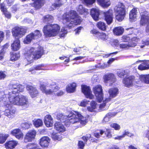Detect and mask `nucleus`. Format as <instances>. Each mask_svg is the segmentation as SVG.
Masks as SVG:
<instances>
[{"label":"nucleus","instance_id":"nucleus-1","mask_svg":"<svg viewBox=\"0 0 149 149\" xmlns=\"http://www.w3.org/2000/svg\"><path fill=\"white\" fill-rule=\"evenodd\" d=\"M10 98L8 99L6 95H3L0 97V101L2 102L6 108L4 112L5 115L12 119L15 116V110L13 107L12 104L23 105L27 104L28 99L26 97L22 95L21 96L15 95L12 93H10Z\"/></svg>","mask_w":149,"mask_h":149},{"label":"nucleus","instance_id":"nucleus-2","mask_svg":"<svg viewBox=\"0 0 149 149\" xmlns=\"http://www.w3.org/2000/svg\"><path fill=\"white\" fill-rule=\"evenodd\" d=\"M67 117L68 118L64 120L66 117L62 113H58L56 116L57 119L64 122L67 126H69L72 124H78L76 126L77 128L81 127L85 125L88 122L87 119L82 120L84 117L79 112L70 111Z\"/></svg>","mask_w":149,"mask_h":149},{"label":"nucleus","instance_id":"nucleus-3","mask_svg":"<svg viewBox=\"0 0 149 149\" xmlns=\"http://www.w3.org/2000/svg\"><path fill=\"white\" fill-rule=\"evenodd\" d=\"M54 17L52 15L47 14L42 17L43 23L47 24L43 29L42 31L46 38H50L56 36L59 32L60 27L56 24H50L53 22Z\"/></svg>","mask_w":149,"mask_h":149},{"label":"nucleus","instance_id":"nucleus-4","mask_svg":"<svg viewBox=\"0 0 149 149\" xmlns=\"http://www.w3.org/2000/svg\"><path fill=\"white\" fill-rule=\"evenodd\" d=\"M62 19L65 22L67 27L71 29L73 25L77 26L80 25L83 19L77 12L70 10L68 12H66L62 16Z\"/></svg>","mask_w":149,"mask_h":149},{"label":"nucleus","instance_id":"nucleus-5","mask_svg":"<svg viewBox=\"0 0 149 149\" xmlns=\"http://www.w3.org/2000/svg\"><path fill=\"white\" fill-rule=\"evenodd\" d=\"M44 54L45 50L43 47L39 46L37 50H35L33 47H31L25 54V59L28 62V64H31L33 63L35 60L40 58Z\"/></svg>","mask_w":149,"mask_h":149},{"label":"nucleus","instance_id":"nucleus-6","mask_svg":"<svg viewBox=\"0 0 149 149\" xmlns=\"http://www.w3.org/2000/svg\"><path fill=\"white\" fill-rule=\"evenodd\" d=\"M27 29L19 27H15L12 31L13 36L15 39L11 44V49L13 51H17L20 47V41L19 39L26 33Z\"/></svg>","mask_w":149,"mask_h":149},{"label":"nucleus","instance_id":"nucleus-7","mask_svg":"<svg viewBox=\"0 0 149 149\" xmlns=\"http://www.w3.org/2000/svg\"><path fill=\"white\" fill-rule=\"evenodd\" d=\"M115 12L117 13L115 16L116 19L121 22L124 19L126 14V8L123 3L119 2L114 8Z\"/></svg>","mask_w":149,"mask_h":149},{"label":"nucleus","instance_id":"nucleus-8","mask_svg":"<svg viewBox=\"0 0 149 149\" xmlns=\"http://www.w3.org/2000/svg\"><path fill=\"white\" fill-rule=\"evenodd\" d=\"M42 34L40 31L38 30H35L34 33L32 32L26 36L23 42L25 44H29L35 38H40Z\"/></svg>","mask_w":149,"mask_h":149},{"label":"nucleus","instance_id":"nucleus-9","mask_svg":"<svg viewBox=\"0 0 149 149\" xmlns=\"http://www.w3.org/2000/svg\"><path fill=\"white\" fill-rule=\"evenodd\" d=\"M9 88L10 89L13 90H15L11 92H10L8 93V99L10 98V93H12L15 95L17 93H19L20 92H22L24 91V86L22 84H19L17 83L10 84L9 85Z\"/></svg>","mask_w":149,"mask_h":149},{"label":"nucleus","instance_id":"nucleus-10","mask_svg":"<svg viewBox=\"0 0 149 149\" xmlns=\"http://www.w3.org/2000/svg\"><path fill=\"white\" fill-rule=\"evenodd\" d=\"M93 91L97 101L99 102H101L103 99V93L102 86L100 85L96 86L93 88Z\"/></svg>","mask_w":149,"mask_h":149},{"label":"nucleus","instance_id":"nucleus-11","mask_svg":"<svg viewBox=\"0 0 149 149\" xmlns=\"http://www.w3.org/2000/svg\"><path fill=\"white\" fill-rule=\"evenodd\" d=\"M36 132L34 129L29 130L25 135L24 138V143L31 142L34 140L36 134Z\"/></svg>","mask_w":149,"mask_h":149},{"label":"nucleus","instance_id":"nucleus-12","mask_svg":"<svg viewBox=\"0 0 149 149\" xmlns=\"http://www.w3.org/2000/svg\"><path fill=\"white\" fill-rule=\"evenodd\" d=\"M139 24L141 26H145L149 23V13L146 11L141 12L140 14Z\"/></svg>","mask_w":149,"mask_h":149},{"label":"nucleus","instance_id":"nucleus-13","mask_svg":"<svg viewBox=\"0 0 149 149\" xmlns=\"http://www.w3.org/2000/svg\"><path fill=\"white\" fill-rule=\"evenodd\" d=\"M139 24L141 26H145L149 23V13L146 11L141 12L140 14Z\"/></svg>","mask_w":149,"mask_h":149},{"label":"nucleus","instance_id":"nucleus-14","mask_svg":"<svg viewBox=\"0 0 149 149\" xmlns=\"http://www.w3.org/2000/svg\"><path fill=\"white\" fill-rule=\"evenodd\" d=\"M91 33L93 35H95L97 38L99 40L105 41L108 39V37L105 33L100 32L95 29H93L91 30Z\"/></svg>","mask_w":149,"mask_h":149},{"label":"nucleus","instance_id":"nucleus-15","mask_svg":"<svg viewBox=\"0 0 149 149\" xmlns=\"http://www.w3.org/2000/svg\"><path fill=\"white\" fill-rule=\"evenodd\" d=\"M104 20L107 24L110 25L113 22V15L112 10L109 9L107 11L103 13Z\"/></svg>","mask_w":149,"mask_h":149},{"label":"nucleus","instance_id":"nucleus-16","mask_svg":"<svg viewBox=\"0 0 149 149\" xmlns=\"http://www.w3.org/2000/svg\"><path fill=\"white\" fill-rule=\"evenodd\" d=\"M26 88L32 98L36 97L39 95V91L35 86L27 85L26 86Z\"/></svg>","mask_w":149,"mask_h":149},{"label":"nucleus","instance_id":"nucleus-17","mask_svg":"<svg viewBox=\"0 0 149 149\" xmlns=\"http://www.w3.org/2000/svg\"><path fill=\"white\" fill-rule=\"evenodd\" d=\"M103 79L104 83H110V86H111L116 81V78L114 75L111 73L105 74L103 76Z\"/></svg>","mask_w":149,"mask_h":149},{"label":"nucleus","instance_id":"nucleus-18","mask_svg":"<svg viewBox=\"0 0 149 149\" xmlns=\"http://www.w3.org/2000/svg\"><path fill=\"white\" fill-rule=\"evenodd\" d=\"M81 89L82 92L84 94L86 98L92 99L94 96L92 94L91 90L89 86L85 85H81Z\"/></svg>","mask_w":149,"mask_h":149},{"label":"nucleus","instance_id":"nucleus-19","mask_svg":"<svg viewBox=\"0 0 149 149\" xmlns=\"http://www.w3.org/2000/svg\"><path fill=\"white\" fill-rule=\"evenodd\" d=\"M135 80V77L133 75L126 77L123 79L122 82L125 86L130 88L132 86Z\"/></svg>","mask_w":149,"mask_h":149},{"label":"nucleus","instance_id":"nucleus-20","mask_svg":"<svg viewBox=\"0 0 149 149\" xmlns=\"http://www.w3.org/2000/svg\"><path fill=\"white\" fill-rule=\"evenodd\" d=\"M119 89L117 87L111 88L109 89L108 93L109 94V97L105 100L106 102L110 101L111 98L116 97L119 93Z\"/></svg>","mask_w":149,"mask_h":149},{"label":"nucleus","instance_id":"nucleus-21","mask_svg":"<svg viewBox=\"0 0 149 149\" xmlns=\"http://www.w3.org/2000/svg\"><path fill=\"white\" fill-rule=\"evenodd\" d=\"M18 142L14 140L7 141L4 144L6 149H13L17 145Z\"/></svg>","mask_w":149,"mask_h":149},{"label":"nucleus","instance_id":"nucleus-22","mask_svg":"<svg viewBox=\"0 0 149 149\" xmlns=\"http://www.w3.org/2000/svg\"><path fill=\"white\" fill-rule=\"evenodd\" d=\"M50 141V139L48 137L43 136L40 139L39 144L42 148H47Z\"/></svg>","mask_w":149,"mask_h":149},{"label":"nucleus","instance_id":"nucleus-23","mask_svg":"<svg viewBox=\"0 0 149 149\" xmlns=\"http://www.w3.org/2000/svg\"><path fill=\"white\" fill-rule=\"evenodd\" d=\"M139 62H142L138 66V69L140 70H144L149 69V63L148 61L146 60H139L136 62V63Z\"/></svg>","mask_w":149,"mask_h":149},{"label":"nucleus","instance_id":"nucleus-24","mask_svg":"<svg viewBox=\"0 0 149 149\" xmlns=\"http://www.w3.org/2000/svg\"><path fill=\"white\" fill-rule=\"evenodd\" d=\"M10 134L18 139L23 138L24 136L23 133L21 130L18 128L12 130L11 131Z\"/></svg>","mask_w":149,"mask_h":149},{"label":"nucleus","instance_id":"nucleus-25","mask_svg":"<svg viewBox=\"0 0 149 149\" xmlns=\"http://www.w3.org/2000/svg\"><path fill=\"white\" fill-rule=\"evenodd\" d=\"M44 122L45 125L48 127L53 126V121L51 116L50 115H47L45 117Z\"/></svg>","mask_w":149,"mask_h":149},{"label":"nucleus","instance_id":"nucleus-26","mask_svg":"<svg viewBox=\"0 0 149 149\" xmlns=\"http://www.w3.org/2000/svg\"><path fill=\"white\" fill-rule=\"evenodd\" d=\"M90 13L95 20L97 21L99 20L100 13L98 9L94 8H92L91 10Z\"/></svg>","mask_w":149,"mask_h":149},{"label":"nucleus","instance_id":"nucleus-27","mask_svg":"<svg viewBox=\"0 0 149 149\" xmlns=\"http://www.w3.org/2000/svg\"><path fill=\"white\" fill-rule=\"evenodd\" d=\"M77 84L74 82L68 84L66 86V90L67 92L69 93L74 92L76 90Z\"/></svg>","mask_w":149,"mask_h":149},{"label":"nucleus","instance_id":"nucleus-28","mask_svg":"<svg viewBox=\"0 0 149 149\" xmlns=\"http://www.w3.org/2000/svg\"><path fill=\"white\" fill-rule=\"evenodd\" d=\"M54 126L55 129L59 132H63L65 130V128L60 122H56Z\"/></svg>","mask_w":149,"mask_h":149},{"label":"nucleus","instance_id":"nucleus-29","mask_svg":"<svg viewBox=\"0 0 149 149\" xmlns=\"http://www.w3.org/2000/svg\"><path fill=\"white\" fill-rule=\"evenodd\" d=\"M5 7V5L3 3L0 4V9L1 11L3 13L6 17L10 19L11 17V14L7 11V9Z\"/></svg>","mask_w":149,"mask_h":149},{"label":"nucleus","instance_id":"nucleus-30","mask_svg":"<svg viewBox=\"0 0 149 149\" xmlns=\"http://www.w3.org/2000/svg\"><path fill=\"white\" fill-rule=\"evenodd\" d=\"M137 10L136 8H134L130 12L129 19L131 22L134 21L136 17Z\"/></svg>","mask_w":149,"mask_h":149},{"label":"nucleus","instance_id":"nucleus-31","mask_svg":"<svg viewBox=\"0 0 149 149\" xmlns=\"http://www.w3.org/2000/svg\"><path fill=\"white\" fill-rule=\"evenodd\" d=\"M40 89L42 93H45L46 95L51 94V89H47V86L43 84H40Z\"/></svg>","mask_w":149,"mask_h":149},{"label":"nucleus","instance_id":"nucleus-32","mask_svg":"<svg viewBox=\"0 0 149 149\" xmlns=\"http://www.w3.org/2000/svg\"><path fill=\"white\" fill-rule=\"evenodd\" d=\"M34 1L31 5L36 9H39L43 5L44 0H34Z\"/></svg>","mask_w":149,"mask_h":149},{"label":"nucleus","instance_id":"nucleus-33","mask_svg":"<svg viewBox=\"0 0 149 149\" xmlns=\"http://www.w3.org/2000/svg\"><path fill=\"white\" fill-rule=\"evenodd\" d=\"M98 4L104 8H107L110 5V0H97Z\"/></svg>","mask_w":149,"mask_h":149},{"label":"nucleus","instance_id":"nucleus-34","mask_svg":"<svg viewBox=\"0 0 149 149\" xmlns=\"http://www.w3.org/2000/svg\"><path fill=\"white\" fill-rule=\"evenodd\" d=\"M114 34L119 36L122 35L124 32V29L121 26L115 27L113 30Z\"/></svg>","mask_w":149,"mask_h":149},{"label":"nucleus","instance_id":"nucleus-35","mask_svg":"<svg viewBox=\"0 0 149 149\" xmlns=\"http://www.w3.org/2000/svg\"><path fill=\"white\" fill-rule=\"evenodd\" d=\"M77 10L81 15H87L88 14V10L84 7L81 5H79Z\"/></svg>","mask_w":149,"mask_h":149},{"label":"nucleus","instance_id":"nucleus-36","mask_svg":"<svg viewBox=\"0 0 149 149\" xmlns=\"http://www.w3.org/2000/svg\"><path fill=\"white\" fill-rule=\"evenodd\" d=\"M141 81L147 84H149V74L141 75L140 77Z\"/></svg>","mask_w":149,"mask_h":149},{"label":"nucleus","instance_id":"nucleus-37","mask_svg":"<svg viewBox=\"0 0 149 149\" xmlns=\"http://www.w3.org/2000/svg\"><path fill=\"white\" fill-rule=\"evenodd\" d=\"M96 26L100 30L102 31H105L107 29V26L105 23L104 22L101 21L97 22Z\"/></svg>","mask_w":149,"mask_h":149},{"label":"nucleus","instance_id":"nucleus-38","mask_svg":"<svg viewBox=\"0 0 149 149\" xmlns=\"http://www.w3.org/2000/svg\"><path fill=\"white\" fill-rule=\"evenodd\" d=\"M44 65L43 64L37 65L35 66L30 68L29 69V71L30 72H32L35 70H43V69H42V68L44 67Z\"/></svg>","mask_w":149,"mask_h":149},{"label":"nucleus","instance_id":"nucleus-39","mask_svg":"<svg viewBox=\"0 0 149 149\" xmlns=\"http://www.w3.org/2000/svg\"><path fill=\"white\" fill-rule=\"evenodd\" d=\"M32 121L33 125L36 127L38 128L43 125L42 120L40 119H34Z\"/></svg>","mask_w":149,"mask_h":149},{"label":"nucleus","instance_id":"nucleus-40","mask_svg":"<svg viewBox=\"0 0 149 149\" xmlns=\"http://www.w3.org/2000/svg\"><path fill=\"white\" fill-rule=\"evenodd\" d=\"M32 123L29 121L22 123L21 126L23 130L28 129L32 126Z\"/></svg>","mask_w":149,"mask_h":149},{"label":"nucleus","instance_id":"nucleus-41","mask_svg":"<svg viewBox=\"0 0 149 149\" xmlns=\"http://www.w3.org/2000/svg\"><path fill=\"white\" fill-rule=\"evenodd\" d=\"M10 60L13 61H15L18 59L20 57L19 54V53H14L10 52Z\"/></svg>","mask_w":149,"mask_h":149},{"label":"nucleus","instance_id":"nucleus-42","mask_svg":"<svg viewBox=\"0 0 149 149\" xmlns=\"http://www.w3.org/2000/svg\"><path fill=\"white\" fill-rule=\"evenodd\" d=\"M9 136L8 134H0V144H3Z\"/></svg>","mask_w":149,"mask_h":149},{"label":"nucleus","instance_id":"nucleus-43","mask_svg":"<svg viewBox=\"0 0 149 149\" xmlns=\"http://www.w3.org/2000/svg\"><path fill=\"white\" fill-rule=\"evenodd\" d=\"M52 84L50 85V86L51 87L52 89H51V94L54 92H56L58 91L60 89V87L57 85H56V82L53 83Z\"/></svg>","mask_w":149,"mask_h":149},{"label":"nucleus","instance_id":"nucleus-44","mask_svg":"<svg viewBox=\"0 0 149 149\" xmlns=\"http://www.w3.org/2000/svg\"><path fill=\"white\" fill-rule=\"evenodd\" d=\"M116 74L118 77L120 78H122L126 74V72L124 70L121 69L117 71Z\"/></svg>","mask_w":149,"mask_h":149},{"label":"nucleus","instance_id":"nucleus-45","mask_svg":"<svg viewBox=\"0 0 149 149\" xmlns=\"http://www.w3.org/2000/svg\"><path fill=\"white\" fill-rule=\"evenodd\" d=\"M26 146L32 147L29 149H42L39 147L37 144L35 143H29Z\"/></svg>","mask_w":149,"mask_h":149},{"label":"nucleus","instance_id":"nucleus-46","mask_svg":"<svg viewBox=\"0 0 149 149\" xmlns=\"http://www.w3.org/2000/svg\"><path fill=\"white\" fill-rule=\"evenodd\" d=\"M104 134L106 137L108 139L111 138L112 136L111 130L109 129H106Z\"/></svg>","mask_w":149,"mask_h":149},{"label":"nucleus","instance_id":"nucleus-47","mask_svg":"<svg viewBox=\"0 0 149 149\" xmlns=\"http://www.w3.org/2000/svg\"><path fill=\"white\" fill-rule=\"evenodd\" d=\"M52 137L54 140L60 141L61 140L62 136L61 135H59L57 133H55L52 134Z\"/></svg>","mask_w":149,"mask_h":149},{"label":"nucleus","instance_id":"nucleus-48","mask_svg":"<svg viewBox=\"0 0 149 149\" xmlns=\"http://www.w3.org/2000/svg\"><path fill=\"white\" fill-rule=\"evenodd\" d=\"M91 137V134H86L85 135L81 137V139L84 141V142L86 143H87L88 139H89Z\"/></svg>","mask_w":149,"mask_h":149},{"label":"nucleus","instance_id":"nucleus-49","mask_svg":"<svg viewBox=\"0 0 149 149\" xmlns=\"http://www.w3.org/2000/svg\"><path fill=\"white\" fill-rule=\"evenodd\" d=\"M122 135L123 137H125L126 136H127L129 137H132L134 136V134L131 133L128 131H127L125 130L124 131L123 133V134Z\"/></svg>","mask_w":149,"mask_h":149},{"label":"nucleus","instance_id":"nucleus-50","mask_svg":"<svg viewBox=\"0 0 149 149\" xmlns=\"http://www.w3.org/2000/svg\"><path fill=\"white\" fill-rule=\"evenodd\" d=\"M85 143L81 141H79L78 143V148L79 149H84Z\"/></svg>","mask_w":149,"mask_h":149},{"label":"nucleus","instance_id":"nucleus-51","mask_svg":"<svg viewBox=\"0 0 149 149\" xmlns=\"http://www.w3.org/2000/svg\"><path fill=\"white\" fill-rule=\"evenodd\" d=\"M83 1L87 6L92 5L96 1V0H83Z\"/></svg>","mask_w":149,"mask_h":149},{"label":"nucleus","instance_id":"nucleus-52","mask_svg":"<svg viewBox=\"0 0 149 149\" xmlns=\"http://www.w3.org/2000/svg\"><path fill=\"white\" fill-rule=\"evenodd\" d=\"M111 127L116 130H119L120 128V126L116 123H113L111 125Z\"/></svg>","mask_w":149,"mask_h":149},{"label":"nucleus","instance_id":"nucleus-53","mask_svg":"<svg viewBox=\"0 0 149 149\" xmlns=\"http://www.w3.org/2000/svg\"><path fill=\"white\" fill-rule=\"evenodd\" d=\"M5 71H0V80L4 79L6 77Z\"/></svg>","mask_w":149,"mask_h":149},{"label":"nucleus","instance_id":"nucleus-54","mask_svg":"<svg viewBox=\"0 0 149 149\" xmlns=\"http://www.w3.org/2000/svg\"><path fill=\"white\" fill-rule=\"evenodd\" d=\"M122 40L125 42H128L131 40V38L128 36L123 35L122 37Z\"/></svg>","mask_w":149,"mask_h":149},{"label":"nucleus","instance_id":"nucleus-55","mask_svg":"<svg viewBox=\"0 0 149 149\" xmlns=\"http://www.w3.org/2000/svg\"><path fill=\"white\" fill-rule=\"evenodd\" d=\"M114 116L115 115H114L113 113L109 112L106 114L104 118H109Z\"/></svg>","mask_w":149,"mask_h":149},{"label":"nucleus","instance_id":"nucleus-56","mask_svg":"<svg viewBox=\"0 0 149 149\" xmlns=\"http://www.w3.org/2000/svg\"><path fill=\"white\" fill-rule=\"evenodd\" d=\"M119 46L120 48L122 49H125L129 48L128 45L127 44H120Z\"/></svg>","mask_w":149,"mask_h":149},{"label":"nucleus","instance_id":"nucleus-57","mask_svg":"<svg viewBox=\"0 0 149 149\" xmlns=\"http://www.w3.org/2000/svg\"><path fill=\"white\" fill-rule=\"evenodd\" d=\"M91 106L94 109L96 108L97 104L94 101H92L91 103Z\"/></svg>","mask_w":149,"mask_h":149},{"label":"nucleus","instance_id":"nucleus-58","mask_svg":"<svg viewBox=\"0 0 149 149\" xmlns=\"http://www.w3.org/2000/svg\"><path fill=\"white\" fill-rule=\"evenodd\" d=\"M128 45L129 48L130 47H135L136 44L135 42H131L129 43Z\"/></svg>","mask_w":149,"mask_h":149},{"label":"nucleus","instance_id":"nucleus-59","mask_svg":"<svg viewBox=\"0 0 149 149\" xmlns=\"http://www.w3.org/2000/svg\"><path fill=\"white\" fill-rule=\"evenodd\" d=\"M106 105V103H104V102L100 104L99 108L100 109L103 110L102 109H103L105 107Z\"/></svg>","mask_w":149,"mask_h":149},{"label":"nucleus","instance_id":"nucleus-60","mask_svg":"<svg viewBox=\"0 0 149 149\" xmlns=\"http://www.w3.org/2000/svg\"><path fill=\"white\" fill-rule=\"evenodd\" d=\"M64 93V92L62 91H60L56 93V95L58 96H60L62 95Z\"/></svg>","mask_w":149,"mask_h":149},{"label":"nucleus","instance_id":"nucleus-61","mask_svg":"<svg viewBox=\"0 0 149 149\" xmlns=\"http://www.w3.org/2000/svg\"><path fill=\"white\" fill-rule=\"evenodd\" d=\"M62 3H54L53 6L55 8L59 7L61 6H62Z\"/></svg>","mask_w":149,"mask_h":149},{"label":"nucleus","instance_id":"nucleus-62","mask_svg":"<svg viewBox=\"0 0 149 149\" xmlns=\"http://www.w3.org/2000/svg\"><path fill=\"white\" fill-rule=\"evenodd\" d=\"M93 136L97 139L99 138L101 136V135L99 133L97 132H94L93 133Z\"/></svg>","mask_w":149,"mask_h":149},{"label":"nucleus","instance_id":"nucleus-63","mask_svg":"<svg viewBox=\"0 0 149 149\" xmlns=\"http://www.w3.org/2000/svg\"><path fill=\"white\" fill-rule=\"evenodd\" d=\"M124 138L122 134L120 136H117L116 137L114 138L115 140H121L122 138Z\"/></svg>","mask_w":149,"mask_h":149},{"label":"nucleus","instance_id":"nucleus-64","mask_svg":"<svg viewBox=\"0 0 149 149\" xmlns=\"http://www.w3.org/2000/svg\"><path fill=\"white\" fill-rule=\"evenodd\" d=\"M66 33H67L66 31L64 30V31L61 32V33L60 34V36L61 37H65V35Z\"/></svg>","mask_w":149,"mask_h":149}]
</instances>
